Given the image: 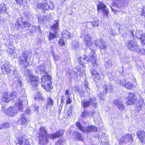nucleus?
<instances>
[{
    "label": "nucleus",
    "mask_w": 145,
    "mask_h": 145,
    "mask_svg": "<svg viewBox=\"0 0 145 145\" xmlns=\"http://www.w3.org/2000/svg\"><path fill=\"white\" fill-rule=\"evenodd\" d=\"M71 102V101L69 97L67 99V100L66 103L67 104V105L68 104H70Z\"/></svg>",
    "instance_id": "052dcab7"
},
{
    "label": "nucleus",
    "mask_w": 145,
    "mask_h": 145,
    "mask_svg": "<svg viewBox=\"0 0 145 145\" xmlns=\"http://www.w3.org/2000/svg\"><path fill=\"white\" fill-rule=\"evenodd\" d=\"M65 94L66 95L67 97L69 95V91L68 90H66L65 91Z\"/></svg>",
    "instance_id": "69168bd1"
},
{
    "label": "nucleus",
    "mask_w": 145,
    "mask_h": 145,
    "mask_svg": "<svg viewBox=\"0 0 145 145\" xmlns=\"http://www.w3.org/2000/svg\"><path fill=\"white\" fill-rule=\"evenodd\" d=\"M127 103L128 105H132L134 104L136 100V97L134 93H130L127 98Z\"/></svg>",
    "instance_id": "f3484780"
},
{
    "label": "nucleus",
    "mask_w": 145,
    "mask_h": 145,
    "mask_svg": "<svg viewBox=\"0 0 145 145\" xmlns=\"http://www.w3.org/2000/svg\"><path fill=\"white\" fill-rule=\"evenodd\" d=\"M125 80H122L120 81V84L121 86H125Z\"/></svg>",
    "instance_id": "864d4df0"
},
{
    "label": "nucleus",
    "mask_w": 145,
    "mask_h": 145,
    "mask_svg": "<svg viewBox=\"0 0 145 145\" xmlns=\"http://www.w3.org/2000/svg\"><path fill=\"white\" fill-rule=\"evenodd\" d=\"M93 113L91 111H88L84 109V111L82 114V116L83 118H87V116H91L93 115Z\"/></svg>",
    "instance_id": "5701e85b"
},
{
    "label": "nucleus",
    "mask_w": 145,
    "mask_h": 145,
    "mask_svg": "<svg viewBox=\"0 0 145 145\" xmlns=\"http://www.w3.org/2000/svg\"><path fill=\"white\" fill-rule=\"evenodd\" d=\"M11 93L5 92L1 98L2 101L5 103L8 102L11 99Z\"/></svg>",
    "instance_id": "a211bd4d"
},
{
    "label": "nucleus",
    "mask_w": 145,
    "mask_h": 145,
    "mask_svg": "<svg viewBox=\"0 0 145 145\" xmlns=\"http://www.w3.org/2000/svg\"><path fill=\"white\" fill-rule=\"evenodd\" d=\"M106 5L103 4L102 3H100L97 6L98 10L105 9L106 8Z\"/></svg>",
    "instance_id": "f704fd0d"
},
{
    "label": "nucleus",
    "mask_w": 145,
    "mask_h": 145,
    "mask_svg": "<svg viewBox=\"0 0 145 145\" xmlns=\"http://www.w3.org/2000/svg\"><path fill=\"white\" fill-rule=\"evenodd\" d=\"M103 40V39L101 38L99 40H96L95 42V44L96 46H99Z\"/></svg>",
    "instance_id": "473e14b6"
},
{
    "label": "nucleus",
    "mask_w": 145,
    "mask_h": 145,
    "mask_svg": "<svg viewBox=\"0 0 145 145\" xmlns=\"http://www.w3.org/2000/svg\"><path fill=\"white\" fill-rule=\"evenodd\" d=\"M87 51L90 53L89 56L91 59L93 66L94 67H97L98 64L97 63V61L96 60V56L95 53L94 51L93 50L89 49L87 50Z\"/></svg>",
    "instance_id": "9b49d317"
},
{
    "label": "nucleus",
    "mask_w": 145,
    "mask_h": 145,
    "mask_svg": "<svg viewBox=\"0 0 145 145\" xmlns=\"http://www.w3.org/2000/svg\"><path fill=\"white\" fill-rule=\"evenodd\" d=\"M61 35L63 38L66 39L69 38L71 36V34L69 30L65 29L63 31Z\"/></svg>",
    "instance_id": "4be33fe9"
},
{
    "label": "nucleus",
    "mask_w": 145,
    "mask_h": 145,
    "mask_svg": "<svg viewBox=\"0 0 145 145\" xmlns=\"http://www.w3.org/2000/svg\"><path fill=\"white\" fill-rule=\"evenodd\" d=\"M37 8L43 12H45L49 8L53 10L54 8V5L52 1H50L48 3L44 1H42L41 3L38 4L37 5Z\"/></svg>",
    "instance_id": "20e7f679"
},
{
    "label": "nucleus",
    "mask_w": 145,
    "mask_h": 145,
    "mask_svg": "<svg viewBox=\"0 0 145 145\" xmlns=\"http://www.w3.org/2000/svg\"><path fill=\"white\" fill-rule=\"evenodd\" d=\"M17 93L14 91H12V93H11V97H12L14 101H15V106H19V108L20 111H22V99L17 98Z\"/></svg>",
    "instance_id": "9d476101"
},
{
    "label": "nucleus",
    "mask_w": 145,
    "mask_h": 145,
    "mask_svg": "<svg viewBox=\"0 0 145 145\" xmlns=\"http://www.w3.org/2000/svg\"><path fill=\"white\" fill-rule=\"evenodd\" d=\"M74 135H75V138L80 141L83 140V136L81 134L78 133L77 132H74L73 133Z\"/></svg>",
    "instance_id": "a878e982"
},
{
    "label": "nucleus",
    "mask_w": 145,
    "mask_h": 145,
    "mask_svg": "<svg viewBox=\"0 0 145 145\" xmlns=\"http://www.w3.org/2000/svg\"><path fill=\"white\" fill-rule=\"evenodd\" d=\"M40 30V27H37L33 26L32 27L31 32L32 33H35L37 32Z\"/></svg>",
    "instance_id": "c9c22d12"
},
{
    "label": "nucleus",
    "mask_w": 145,
    "mask_h": 145,
    "mask_svg": "<svg viewBox=\"0 0 145 145\" xmlns=\"http://www.w3.org/2000/svg\"><path fill=\"white\" fill-rule=\"evenodd\" d=\"M39 143L42 145L47 144L48 142V138H51L54 139L61 136L64 131L63 130H59L53 134H49L47 132L45 128L43 126L41 127L39 129Z\"/></svg>",
    "instance_id": "f257e3e1"
},
{
    "label": "nucleus",
    "mask_w": 145,
    "mask_h": 145,
    "mask_svg": "<svg viewBox=\"0 0 145 145\" xmlns=\"http://www.w3.org/2000/svg\"><path fill=\"white\" fill-rule=\"evenodd\" d=\"M77 127L83 132L89 133L91 132L97 131L96 127L93 125H89L84 128L82 126L79 122H77L76 123Z\"/></svg>",
    "instance_id": "0eeeda50"
},
{
    "label": "nucleus",
    "mask_w": 145,
    "mask_h": 145,
    "mask_svg": "<svg viewBox=\"0 0 145 145\" xmlns=\"http://www.w3.org/2000/svg\"><path fill=\"white\" fill-rule=\"evenodd\" d=\"M31 56V53L27 50H25L22 53L19 58V61L20 64L23 65L25 68L29 64L27 59L30 58Z\"/></svg>",
    "instance_id": "f03ea898"
},
{
    "label": "nucleus",
    "mask_w": 145,
    "mask_h": 145,
    "mask_svg": "<svg viewBox=\"0 0 145 145\" xmlns=\"http://www.w3.org/2000/svg\"><path fill=\"white\" fill-rule=\"evenodd\" d=\"M97 95L98 97L99 98V99H100L101 100H103L104 99L103 97L101 96L100 95Z\"/></svg>",
    "instance_id": "774afa93"
},
{
    "label": "nucleus",
    "mask_w": 145,
    "mask_h": 145,
    "mask_svg": "<svg viewBox=\"0 0 145 145\" xmlns=\"http://www.w3.org/2000/svg\"><path fill=\"white\" fill-rule=\"evenodd\" d=\"M59 59V57L57 56H55L54 57V59L55 61H58Z\"/></svg>",
    "instance_id": "e2e57ef3"
},
{
    "label": "nucleus",
    "mask_w": 145,
    "mask_h": 145,
    "mask_svg": "<svg viewBox=\"0 0 145 145\" xmlns=\"http://www.w3.org/2000/svg\"><path fill=\"white\" fill-rule=\"evenodd\" d=\"M99 47L100 49L104 50H106L107 48L106 45L103 40Z\"/></svg>",
    "instance_id": "72a5a7b5"
},
{
    "label": "nucleus",
    "mask_w": 145,
    "mask_h": 145,
    "mask_svg": "<svg viewBox=\"0 0 145 145\" xmlns=\"http://www.w3.org/2000/svg\"><path fill=\"white\" fill-rule=\"evenodd\" d=\"M58 44L61 46H63L65 45L63 40L62 39H59L58 42Z\"/></svg>",
    "instance_id": "49530a36"
},
{
    "label": "nucleus",
    "mask_w": 145,
    "mask_h": 145,
    "mask_svg": "<svg viewBox=\"0 0 145 145\" xmlns=\"http://www.w3.org/2000/svg\"><path fill=\"white\" fill-rule=\"evenodd\" d=\"M88 84H85V88H86V89L87 91V92H89L90 91V90L89 89L88 87Z\"/></svg>",
    "instance_id": "bf43d9fd"
},
{
    "label": "nucleus",
    "mask_w": 145,
    "mask_h": 145,
    "mask_svg": "<svg viewBox=\"0 0 145 145\" xmlns=\"http://www.w3.org/2000/svg\"><path fill=\"white\" fill-rule=\"evenodd\" d=\"M73 46L75 49H76L79 47V45L78 42H75L73 44Z\"/></svg>",
    "instance_id": "603ef678"
},
{
    "label": "nucleus",
    "mask_w": 145,
    "mask_h": 145,
    "mask_svg": "<svg viewBox=\"0 0 145 145\" xmlns=\"http://www.w3.org/2000/svg\"><path fill=\"white\" fill-rule=\"evenodd\" d=\"M82 107L85 108L92 106L93 107L96 108L97 105L96 99L95 98L89 97L88 99L81 101Z\"/></svg>",
    "instance_id": "39448f33"
},
{
    "label": "nucleus",
    "mask_w": 145,
    "mask_h": 145,
    "mask_svg": "<svg viewBox=\"0 0 145 145\" xmlns=\"http://www.w3.org/2000/svg\"><path fill=\"white\" fill-rule=\"evenodd\" d=\"M1 69L3 72H5L7 74L10 73L12 69L10 68L11 66L8 61H6L2 64Z\"/></svg>",
    "instance_id": "ddd939ff"
},
{
    "label": "nucleus",
    "mask_w": 145,
    "mask_h": 145,
    "mask_svg": "<svg viewBox=\"0 0 145 145\" xmlns=\"http://www.w3.org/2000/svg\"><path fill=\"white\" fill-rule=\"evenodd\" d=\"M47 104V105H53L54 104V101L52 99L51 97H48Z\"/></svg>",
    "instance_id": "c756f323"
},
{
    "label": "nucleus",
    "mask_w": 145,
    "mask_h": 145,
    "mask_svg": "<svg viewBox=\"0 0 145 145\" xmlns=\"http://www.w3.org/2000/svg\"><path fill=\"white\" fill-rule=\"evenodd\" d=\"M64 96L62 95L60 97V99L61 101V103L60 105V106H61L62 107L63 106V104L64 103V99L63 98Z\"/></svg>",
    "instance_id": "3c124183"
},
{
    "label": "nucleus",
    "mask_w": 145,
    "mask_h": 145,
    "mask_svg": "<svg viewBox=\"0 0 145 145\" xmlns=\"http://www.w3.org/2000/svg\"><path fill=\"white\" fill-rule=\"evenodd\" d=\"M128 2V0H116L115 4L118 8H121L126 5Z\"/></svg>",
    "instance_id": "6ab92c4d"
},
{
    "label": "nucleus",
    "mask_w": 145,
    "mask_h": 145,
    "mask_svg": "<svg viewBox=\"0 0 145 145\" xmlns=\"http://www.w3.org/2000/svg\"><path fill=\"white\" fill-rule=\"evenodd\" d=\"M47 84V86H45L44 88L47 91H50V89L51 88V82L50 81H49V82H46Z\"/></svg>",
    "instance_id": "2f4dec72"
},
{
    "label": "nucleus",
    "mask_w": 145,
    "mask_h": 145,
    "mask_svg": "<svg viewBox=\"0 0 145 145\" xmlns=\"http://www.w3.org/2000/svg\"><path fill=\"white\" fill-rule=\"evenodd\" d=\"M111 65V63L110 60H108L106 62L105 64V66L106 67H110Z\"/></svg>",
    "instance_id": "8fccbe9b"
},
{
    "label": "nucleus",
    "mask_w": 145,
    "mask_h": 145,
    "mask_svg": "<svg viewBox=\"0 0 145 145\" xmlns=\"http://www.w3.org/2000/svg\"><path fill=\"white\" fill-rule=\"evenodd\" d=\"M23 145H31V144L28 139H25L24 144Z\"/></svg>",
    "instance_id": "6e6d98bb"
},
{
    "label": "nucleus",
    "mask_w": 145,
    "mask_h": 145,
    "mask_svg": "<svg viewBox=\"0 0 145 145\" xmlns=\"http://www.w3.org/2000/svg\"><path fill=\"white\" fill-rule=\"evenodd\" d=\"M126 46L130 50L138 53L140 51V48L137 44L135 40H131L128 41L126 43Z\"/></svg>",
    "instance_id": "423d86ee"
},
{
    "label": "nucleus",
    "mask_w": 145,
    "mask_h": 145,
    "mask_svg": "<svg viewBox=\"0 0 145 145\" xmlns=\"http://www.w3.org/2000/svg\"><path fill=\"white\" fill-rule=\"evenodd\" d=\"M37 99H38L39 100H42L43 99V98L42 97L41 93H40L38 92L37 93L35 97V99L36 100Z\"/></svg>",
    "instance_id": "e433bc0d"
},
{
    "label": "nucleus",
    "mask_w": 145,
    "mask_h": 145,
    "mask_svg": "<svg viewBox=\"0 0 145 145\" xmlns=\"http://www.w3.org/2000/svg\"><path fill=\"white\" fill-rule=\"evenodd\" d=\"M16 3L20 5H22L23 3V0H15Z\"/></svg>",
    "instance_id": "5fc2aeb1"
},
{
    "label": "nucleus",
    "mask_w": 145,
    "mask_h": 145,
    "mask_svg": "<svg viewBox=\"0 0 145 145\" xmlns=\"http://www.w3.org/2000/svg\"><path fill=\"white\" fill-rule=\"evenodd\" d=\"M6 8L5 4L2 3L0 4V13L5 12Z\"/></svg>",
    "instance_id": "c85d7f7f"
},
{
    "label": "nucleus",
    "mask_w": 145,
    "mask_h": 145,
    "mask_svg": "<svg viewBox=\"0 0 145 145\" xmlns=\"http://www.w3.org/2000/svg\"><path fill=\"white\" fill-rule=\"evenodd\" d=\"M22 21V19L21 18H20L19 19H18L17 21V22L18 23V25L19 26H21L22 25V23H20L19 22V21Z\"/></svg>",
    "instance_id": "680f3d73"
},
{
    "label": "nucleus",
    "mask_w": 145,
    "mask_h": 145,
    "mask_svg": "<svg viewBox=\"0 0 145 145\" xmlns=\"http://www.w3.org/2000/svg\"><path fill=\"white\" fill-rule=\"evenodd\" d=\"M89 61V60L88 58V57L84 55V57H80V60L79 61L80 64L82 65L84 64V63Z\"/></svg>",
    "instance_id": "393cba45"
},
{
    "label": "nucleus",
    "mask_w": 145,
    "mask_h": 145,
    "mask_svg": "<svg viewBox=\"0 0 145 145\" xmlns=\"http://www.w3.org/2000/svg\"><path fill=\"white\" fill-rule=\"evenodd\" d=\"M40 72H44L45 70V67L43 65H40L39 66L37 67Z\"/></svg>",
    "instance_id": "4c0bfd02"
},
{
    "label": "nucleus",
    "mask_w": 145,
    "mask_h": 145,
    "mask_svg": "<svg viewBox=\"0 0 145 145\" xmlns=\"http://www.w3.org/2000/svg\"><path fill=\"white\" fill-rule=\"evenodd\" d=\"M138 138L141 142L145 144V132L143 130H138L136 133Z\"/></svg>",
    "instance_id": "2eb2a0df"
},
{
    "label": "nucleus",
    "mask_w": 145,
    "mask_h": 145,
    "mask_svg": "<svg viewBox=\"0 0 145 145\" xmlns=\"http://www.w3.org/2000/svg\"><path fill=\"white\" fill-rule=\"evenodd\" d=\"M85 44L87 45L88 46H92L93 44V42L91 41L90 40L89 41H87V42H86Z\"/></svg>",
    "instance_id": "09e8293b"
},
{
    "label": "nucleus",
    "mask_w": 145,
    "mask_h": 145,
    "mask_svg": "<svg viewBox=\"0 0 145 145\" xmlns=\"http://www.w3.org/2000/svg\"><path fill=\"white\" fill-rule=\"evenodd\" d=\"M142 54L143 55H145V50L143 49H142L141 50H140ZM140 51L139 52H140Z\"/></svg>",
    "instance_id": "0e129e2a"
},
{
    "label": "nucleus",
    "mask_w": 145,
    "mask_h": 145,
    "mask_svg": "<svg viewBox=\"0 0 145 145\" xmlns=\"http://www.w3.org/2000/svg\"><path fill=\"white\" fill-rule=\"evenodd\" d=\"M125 87L128 89H131L133 86V84L130 82H128L125 85Z\"/></svg>",
    "instance_id": "58836bf2"
},
{
    "label": "nucleus",
    "mask_w": 145,
    "mask_h": 145,
    "mask_svg": "<svg viewBox=\"0 0 145 145\" xmlns=\"http://www.w3.org/2000/svg\"><path fill=\"white\" fill-rule=\"evenodd\" d=\"M30 81L31 85L33 87L37 86L39 83V78L36 76H32L30 78Z\"/></svg>",
    "instance_id": "dca6fc26"
},
{
    "label": "nucleus",
    "mask_w": 145,
    "mask_h": 145,
    "mask_svg": "<svg viewBox=\"0 0 145 145\" xmlns=\"http://www.w3.org/2000/svg\"><path fill=\"white\" fill-rule=\"evenodd\" d=\"M25 72L26 73V75H27V76L29 77V78H30V76H33L32 75L31 73V71L29 69H26L25 70Z\"/></svg>",
    "instance_id": "37998d69"
},
{
    "label": "nucleus",
    "mask_w": 145,
    "mask_h": 145,
    "mask_svg": "<svg viewBox=\"0 0 145 145\" xmlns=\"http://www.w3.org/2000/svg\"><path fill=\"white\" fill-rule=\"evenodd\" d=\"M103 92L105 94L107 92H111L113 90L112 86L111 84H109L108 85H104L103 86Z\"/></svg>",
    "instance_id": "aec40b11"
},
{
    "label": "nucleus",
    "mask_w": 145,
    "mask_h": 145,
    "mask_svg": "<svg viewBox=\"0 0 145 145\" xmlns=\"http://www.w3.org/2000/svg\"><path fill=\"white\" fill-rule=\"evenodd\" d=\"M14 50L13 48H8L7 51L8 54L11 56V57L12 58H16L17 57L16 53L14 52Z\"/></svg>",
    "instance_id": "b1692460"
},
{
    "label": "nucleus",
    "mask_w": 145,
    "mask_h": 145,
    "mask_svg": "<svg viewBox=\"0 0 145 145\" xmlns=\"http://www.w3.org/2000/svg\"><path fill=\"white\" fill-rule=\"evenodd\" d=\"M23 25L25 27H29L31 26V24L28 21H25L23 23Z\"/></svg>",
    "instance_id": "a18cd8bd"
},
{
    "label": "nucleus",
    "mask_w": 145,
    "mask_h": 145,
    "mask_svg": "<svg viewBox=\"0 0 145 145\" xmlns=\"http://www.w3.org/2000/svg\"><path fill=\"white\" fill-rule=\"evenodd\" d=\"M55 24L51 27V30L54 31V32H50L49 35V39L50 40L56 38L55 34L57 33V31L59 29L58 21L55 20Z\"/></svg>",
    "instance_id": "1a4fd4ad"
},
{
    "label": "nucleus",
    "mask_w": 145,
    "mask_h": 145,
    "mask_svg": "<svg viewBox=\"0 0 145 145\" xmlns=\"http://www.w3.org/2000/svg\"><path fill=\"white\" fill-rule=\"evenodd\" d=\"M130 32L131 36L133 37V39L135 40L136 38L139 39L141 40L142 45L144 46L145 44V35L142 31L138 30L136 31L135 35L132 31H131Z\"/></svg>",
    "instance_id": "7ed1b4c3"
},
{
    "label": "nucleus",
    "mask_w": 145,
    "mask_h": 145,
    "mask_svg": "<svg viewBox=\"0 0 145 145\" xmlns=\"http://www.w3.org/2000/svg\"><path fill=\"white\" fill-rule=\"evenodd\" d=\"M73 108V106H72L71 105L70 108L69 109L67 112V115L68 116H70L72 114V110Z\"/></svg>",
    "instance_id": "a19ab883"
},
{
    "label": "nucleus",
    "mask_w": 145,
    "mask_h": 145,
    "mask_svg": "<svg viewBox=\"0 0 145 145\" xmlns=\"http://www.w3.org/2000/svg\"><path fill=\"white\" fill-rule=\"evenodd\" d=\"M108 9H103L102 10V12L103 13V14L105 16H107L108 15Z\"/></svg>",
    "instance_id": "de8ad7c7"
},
{
    "label": "nucleus",
    "mask_w": 145,
    "mask_h": 145,
    "mask_svg": "<svg viewBox=\"0 0 145 145\" xmlns=\"http://www.w3.org/2000/svg\"><path fill=\"white\" fill-rule=\"evenodd\" d=\"M110 8L112 11L114 12H116V9H114V8H113L112 7H111Z\"/></svg>",
    "instance_id": "338daca9"
},
{
    "label": "nucleus",
    "mask_w": 145,
    "mask_h": 145,
    "mask_svg": "<svg viewBox=\"0 0 145 145\" xmlns=\"http://www.w3.org/2000/svg\"><path fill=\"white\" fill-rule=\"evenodd\" d=\"M91 76L97 80L100 78V76L97 71L93 69H91L90 71Z\"/></svg>",
    "instance_id": "412c9836"
},
{
    "label": "nucleus",
    "mask_w": 145,
    "mask_h": 145,
    "mask_svg": "<svg viewBox=\"0 0 145 145\" xmlns=\"http://www.w3.org/2000/svg\"><path fill=\"white\" fill-rule=\"evenodd\" d=\"M25 114L22 115L21 116V118L20 119V121L22 124L24 125L26 123V120L25 118Z\"/></svg>",
    "instance_id": "7c9ffc66"
},
{
    "label": "nucleus",
    "mask_w": 145,
    "mask_h": 145,
    "mask_svg": "<svg viewBox=\"0 0 145 145\" xmlns=\"http://www.w3.org/2000/svg\"><path fill=\"white\" fill-rule=\"evenodd\" d=\"M133 139V135L131 134H126L123 136L120 139V142L127 143L129 142H131Z\"/></svg>",
    "instance_id": "f8f14e48"
},
{
    "label": "nucleus",
    "mask_w": 145,
    "mask_h": 145,
    "mask_svg": "<svg viewBox=\"0 0 145 145\" xmlns=\"http://www.w3.org/2000/svg\"><path fill=\"white\" fill-rule=\"evenodd\" d=\"M19 107V106L18 107L16 106L15 105L14 107L10 106L7 109L5 110H3L7 115L9 116H13L16 115L18 112V110H17V109H18L20 111L22 112L23 109L22 111H20ZM22 109H23V107Z\"/></svg>",
    "instance_id": "6e6552de"
},
{
    "label": "nucleus",
    "mask_w": 145,
    "mask_h": 145,
    "mask_svg": "<svg viewBox=\"0 0 145 145\" xmlns=\"http://www.w3.org/2000/svg\"><path fill=\"white\" fill-rule=\"evenodd\" d=\"M65 140H61L60 139L57 141L56 145H63L65 143Z\"/></svg>",
    "instance_id": "ea45409f"
},
{
    "label": "nucleus",
    "mask_w": 145,
    "mask_h": 145,
    "mask_svg": "<svg viewBox=\"0 0 145 145\" xmlns=\"http://www.w3.org/2000/svg\"><path fill=\"white\" fill-rule=\"evenodd\" d=\"M79 94L81 97H83L84 96V92L83 91H80Z\"/></svg>",
    "instance_id": "13d9d810"
},
{
    "label": "nucleus",
    "mask_w": 145,
    "mask_h": 145,
    "mask_svg": "<svg viewBox=\"0 0 145 145\" xmlns=\"http://www.w3.org/2000/svg\"><path fill=\"white\" fill-rule=\"evenodd\" d=\"M113 103L120 110H122L125 109V106L121 100L119 99H115L113 101Z\"/></svg>",
    "instance_id": "4468645a"
},
{
    "label": "nucleus",
    "mask_w": 145,
    "mask_h": 145,
    "mask_svg": "<svg viewBox=\"0 0 145 145\" xmlns=\"http://www.w3.org/2000/svg\"><path fill=\"white\" fill-rule=\"evenodd\" d=\"M50 77L46 73L42 77L41 80L42 82H49V81H50Z\"/></svg>",
    "instance_id": "bb28decb"
},
{
    "label": "nucleus",
    "mask_w": 145,
    "mask_h": 145,
    "mask_svg": "<svg viewBox=\"0 0 145 145\" xmlns=\"http://www.w3.org/2000/svg\"><path fill=\"white\" fill-rule=\"evenodd\" d=\"M84 39L85 40L84 43L87 42V41H89L90 40H91V39L89 35H86L84 37Z\"/></svg>",
    "instance_id": "79ce46f5"
},
{
    "label": "nucleus",
    "mask_w": 145,
    "mask_h": 145,
    "mask_svg": "<svg viewBox=\"0 0 145 145\" xmlns=\"http://www.w3.org/2000/svg\"><path fill=\"white\" fill-rule=\"evenodd\" d=\"M99 20L96 19L91 22L89 24L90 25H92L93 27H95L98 26L99 25Z\"/></svg>",
    "instance_id": "cd10ccee"
},
{
    "label": "nucleus",
    "mask_w": 145,
    "mask_h": 145,
    "mask_svg": "<svg viewBox=\"0 0 145 145\" xmlns=\"http://www.w3.org/2000/svg\"><path fill=\"white\" fill-rule=\"evenodd\" d=\"M17 86H21L22 84V82L21 81L18 79V80H17Z\"/></svg>",
    "instance_id": "4d7b16f0"
},
{
    "label": "nucleus",
    "mask_w": 145,
    "mask_h": 145,
    "mask_svg": "<svg viewBox=\"0 0 145 145\" xmlns=\"http://www.w3.org/2000/svg\"><path fill=\"white\" fill-rule=\"evenodd\" d=\"M3 128H8L10 127V124L8 123H4L2 124Z\"/></svg>",
    "instance_id": "c03bdc74"
}]
</instances>
